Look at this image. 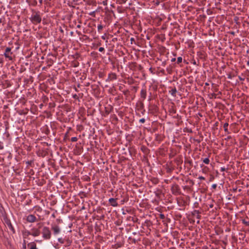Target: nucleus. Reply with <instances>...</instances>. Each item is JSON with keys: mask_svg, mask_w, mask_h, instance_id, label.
Masks as SVG:
<instances>
[{"mask_svg": "<svg viewBox=\"0 0 249 249\" xmlns=\"http://www.w3.org/2000/svg\"><path fill=\"white\" fill-rule=\"evenodd\" d=\"M182 57H178V58H177V63H178V64H179V63H181V62H182Z\"/></svg>", "mask_w": 249, "mask_h": 249, "instance_id": "obj_16", "label": "nucleus"}, {"mask_svg": "<svg viewBox=\"0 0 249 249\" xmlns=\"http://www.w3.org/2000/svg\"><path fill=\"white\" fill-rule=\"evenodd\" d=\"M26 220L29 222L33 223L36 221V218L34 215L30 214L27 217Z\"/></svg>", "mask_w": 249, "mask_h": 249, "instance_id": "obj_4", "label": "nucleus"}, {"mask_svg": "<svg viewBox=\"0 0 249 249\" xmlns=\"http://www.w3.org/2000/svg\"><path fill=\"white\" fill-rule=\"evenodd\" d=\"M216 186H217V185H216V184H213V185H212V187H213V188H215L216 187Z\"/></svg>", "mask_w": 249, "mask_h": 249, "instance_id": "obj_23", "label": "nucleus"}, {"mask_svg": "<svg viewBox=\"0 0 249 249\" xmlns=\"http://www.w3.org/2000/svg\"><path fill=\"white\" fill-rule=\"evenodd\" d=\"M39 1L40 3H42V0H39Z\"/></svg>", "mask_w": 249, "mask_h": 249, "instance_id": "obj_25", "label": "nucleus"}, {"mask_svg": "<svg viewBox=\"0 0 249 249\" xmlns=\"http://www.w3.org/2000/svg\"><path fill=\"white\" fill-rule=\"evenodd\" d=\"M109 78L111 80L116 79V75L114 73H112L109 75Z\"/></svg>", "mask_w": 249, "mask_h": 249, "instance_id": "obj_12", "label": "nucleus"}, {"mask_svg": "<svg viewBox=\"0 0 249 249\" xmlns=\"http://www.w3.org/2000/svg\"><path fill=\"white\" fill-rule=\"evenodd\" d=\"M242 222H243V223H244L245 225H246L247 226H249V222L246 221L245 219L242 220Z\"/></svg>", "mask_w": 249, "mask_h": 249, "instance_id": "obj_15", "label": "nucleus"}, {"mask_svg": "<svg viewBox=\"0 0 249 249\" xmlns=\"http://www.w3.org/2000/svg\"><path fill=\"white\" fill-rule=\"evenodd\" d=\"M248 64L249 65V62H248Z\"/></svg>", "mask_w": 249, "mask_h": 249, "instance_id": "obj_31", "label": "nucleus"}, {"mask_svg": "<svg viewBox=\"0 0 249 249\" xmlns=\"http://www.w3.org/2000/svg\"><path fill=\"white\" fill-rule=\"evenodd\" d=\"M43 237L45 239H49L51 238V233L48 227H44L42 230Z\"/></svg>", "mask_w": 249, "mask_h": 249, "instance_id": "obj_1", "label": "nucleus"}, {"mask_svg": "<svg viewBox=\"0 0 249 249\" xmlns=\"http://www.w3.org/2000/svg\"><path fill=\"white\" fill-rule=\"evenodd\" d=\"M1 22V20L0 19V23Z\"/></svg>", "mask_w": 249, "mask_h": 249, "instance_id": "obj_30", "label": "nucleus"}, {"mask_svg": "<svg viewBox=\"0 0 249 249\" xmlns=\"http://www.w3.org/2000/svg\"><path fill=\"white\" fill-rule=\"evenodd\" d=\"M30 246V249H37L35 243L31 244Z\"/></svg>", "mask_w": 249, "mask_h": 249, "instance_id": "obj_11", "label": "nucleus"}, {"mask_svg": "<svg viewBox=\"0 0 249 249\" xmlns=\"http://www.w3.org/2000/svg\"><path fill=\"white\" fill-rule=\"evenodd\" d=\"M145 119L144 118H142L140 120V122L141 123H144L145 122Z\"/></svg>", "mask_w": 249, "mask_h": 249, "instance_id": "obj_19", "label": "nucleus"}, {"mask_svg": "<svg viewBox=\"0 0 249 249\" xmlns=\"http://www.w3.org/2000/svg\"><path fill=\"white\" fill-rule=\"evenodd\" d=\"M169 92L172 96H176V94L177 91L176 88H174L172 89Z\"/></svg>", "mask_w": 249, "mask_h": 249, "instance_id": "obj_10", "label": "nucleus"}, {"mask_svg": "<svg viewBox=\"0 0 249 249\" xmlns=\"http://www.w3.org/2000/svg\"><path fill=\"white\" fill-rule=\"evenodd\" d=\"M175 60V58H173V59H172V61H174Z\"/></svg>", "mask_w": 249, "mask_h": 249, "instance_id": "obj_28", "label": "nucleus"}, {"mask_svg": "<svg viewBox=\"0 0 249 249\" xmlns=\"http://www.w3.org/2000/svg\"><path fill=\"white\" fill-rule=\"evenodd\" d=\"M11 49L10 48H6L5 49V51L4 53V56L8 58L9 60H12L13 58L11 56L12 53L11 52Z\"/></svg>", "mask_w": 249, "mask_h": 249, "instance_id": "obj_3", "label": "nucleus"}, {"mask_svg": "<svg viewBox=\"0 0 249 249\" xmlns=\"http://www.w3.org/2000/svg\"><path fill=\"white\" fill-rule=\"evenodd\" d=\"M141 97L143 99H145L146 96V91L144 89H142L141 91Z\"/></svg>", "mask_w": 249, "mask_h": 249, "instance_id": "obj_9", "label": "nucleus"}, {"mask_svg": "<svg viewBox=\"0 0 249 249\" xmlns=\"http://www.w3.org/2000/svg\"><path fill=\"white\" fill-rule=\"evenodd\" d=\"M31 19L33 22L39 23L41 20V18L37 13H36L32 16Z\"/></svg>", "mask_w": 249, "mask_h": 249, "instance_id": "obj_2", "label": "nucleus"}, {"mask_svg": "<svg viewBox=\"0 0 249 249\" xmlns=\"http://www.w3.org/2000/svg\"><path fill=\"white\" fill-rule=\"evenodd\" d=\"M110 205L113 207H116L118 205V203L116 202V199L113 198H110L108 200Z\"/></svg>", "mask_w": 249, "mask_h": 249, "instance_id": "obj_6", "label": "nucleus"}, {"mask_svg": "<svg viewBox=\"0 0 249 249\" xmlns=\"http://www.w3.org/2000/svg\"><path fill=\"white\" fill-rule=\"evenodd\" d=\"M77 141V138L76 137H72L71 138V142H76Z\"/></svg>", "mask_w": 249, "mask_h": 249, "instance_id": "obj_18", "label": "nucleus"}, {"mask_svg": "<svg viewBox=\"0 0 249 249\" xmlns=\"http://www.w3.org/2000/svg\"><path fill=\"white\" fill-rule=\"evenodd\" d=\"M200 213L197 210H195L193 213H192V215L194 216V217H196V218L199 219H200V217H201V216L200 215Z\"/></svg>", "mask_w": 249, "mask_h": 249, "instance_id": "obj_7", "label": "nucleus"}, {"mask_svg": "<svg viewBox=\"0 0 249 249\" xmlns=\"http://www.w3.org/2000/svg\"><path fill=\"white\" fill-rule=\"evenodd\" d=\"M31 235L34 236H37L40 234V231L36 229H33L32 230V232L30 233Z\"/></svg>", "mask_w": 249, "mask_h": 249, "instance_id": "obj_5", "label": "nucleus"}, {"mask_svg": "<svg viewBox=\"0 0 249 249\" xmlns=\"http://www.w3.org/2000/svg\"><path fill=\"white\" fill-rule=\"evenodd\" d=\"M200 178L201 179H204V178L203 177H200Z\"/></svg>", "mask_w": 249, "mask_h": 249, "instance_id": "obj_24", "label": "nucleus"}, {"mask_svg": "<svg viewBox=\"0 0 249 249\" xmlns=\"http://www.w3.org/2000/svg\"><path fill=\"white\" fill-rule=\"evenodd\" d=\"M104 50V48L103 47H100L99 49V51L101 52H103Z\"/></svg>", "mask_w": 249, "mask_h": 249, "instance_id": "obj_20", "label": "nucleus"}, {"mask_svg": "<svg viewBox=\"0 0 249 249\" xmlns=\"http://www.w3.org/2000/svg\"><path fill=\"white\" fill-rule=\"evenodd\" d=\"M225 170V169L223 168H221V171H224Z\"/></svg>", "mask_w": 249, "mask_h": 249, "instance_id": "obj_27", "label": "nucleus"}, {"mask_svg": "<svg viewBox=\"0 0 249 249\" xmlns=\"http://www.w3.org/2000/svg\"><path fill=\"white\" fill-rule=\"evenodd\" d=\"M53 231L54 233L56 234L59 233L60 232V228L57 226H55L53 227Z\"/></svg>", "mask_w": 249, "mask_h": 249, "instance_id": "obj_8", "label": "nucleus"}, {"mask_svg": "<svg viewBox=\"0 0 249 249\" xmlns=\"http://www.w3.org/2000/svg\"><path fill=\"white\" fill-rule=\"evenodd\" d=\"M160 217L161 218L163 219L164 218V215L162 214H160Z\"/></svg>", "mask_w": 249, "mask_h": 249, "instance_id": "obj_22", "label": "nucleus"}, {"mask_svg": "<svg viewBox=\"0 0 249 249\" xmlns=\"http://www.w3.org/2000/svg\"><path fill=\"white\" fill-rule=\"evenodd\" d=\"M133 40H134V39L133 38H131V41H133Z\"/></svg>", "mask_w": 249, "mask_h": 249, "instance_id": "obj_26", "label": "nucleus"}, {"mask_svg": "<svg viewBox=\"0 0 249 249\" xmlns=\"http://www.w3.org/2000/svg\"><path fill=\"white\" fill-rule=\"evenodd\" d=\"M103 28V27L102 25L100 24V25H98L97 28H98V30L99 31L102 30Z\"/></svg>", "mask_w": 249, "mask_h": 249, "instance_id": "obj_17", "label": "nucleus"}, {"mask_svg": "<svg viewBox=\"0 0 249 249\" xmlns=\"http://www.w3.org/2000/svg\"><path fill=\"white\" fill-rule=\"evenodd\" d=\"M58 241H59V242H60V243H63V240H62V238H59V239H58Z\"/></svg>", "mask_w": 249, "mask_h": 249, "instance_id": "obj_21", "label": "nucleus"}, {"mask_svg": "<svg viewBox=\"0 0 249 249\" xmlns=\"http://www.w3.org/2000/svg\"><path fill=\"white\" fill-rule=\"evenodd\" d=\"M228 125H229V124H228V123H225V124H224L223 127H224V130H225V131H228Z\"/></svg>", "mask_w": 249, "mask_h": 249, "instance_id": "obj_14", "label": "nucleus"}, {"mask_svg": "<svg viewBox=\"0 0 249 249\" xmlns=\"http://www.w3.org/2000/svg\"><path fill=\"white\" fill-rule=\"evenodd\" d=\"M197 224H199V220H198V221H197Z\"/></svg>", "mask_w": 249, "mask_h": 249, "instance_id": "obj_29", "label": "nucleus"}, {"mask_svg": "<svg viewBox=\"0 0 249 249\" xmlns=\"http://www.w3.org/2000/svg\"><path fill=\"white\" fill-rule=\"evenodd\" d=\"M203 162L206 164H208L209 163L210 160L208 158H205L203 160Z\"/></svg>", "mask_w": 249, "mask_h": 249, "instance_id": "obj_13", "label": "nucleus"}]
</instances>
